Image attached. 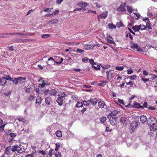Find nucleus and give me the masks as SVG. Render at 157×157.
Returning <instances> with one entry per match:
<instances>
[{
	"label": "nucleus",
	"instance_id": "20e7f679",
	"mask_svg": "<svg viewBox=\"0 0 157 157\" xmlns=\"http://www.w3.org/2000/svg\"><path fill=\"white\" fill-rule=\"evenodd\" d=\"M143 27L144 28H141V25H135L133 26L132 29L135 32H136L139 31L140 29L141 30H145L146 29V27L145 26H143Z\"/></svg>",
	"mask_w": 157,
	"mask_h": 157
},
{
	"label": "nucleus",
	"instance_id": "4d7b16f0",
	"mask_svg": "<svg viewBox=\"0 0 157 157\" xmlns=\"http://www.w3.org/2000/svg\"><path fill=\"white\" fill-rule=\"evenodd\" d=\"M141 80L142 81L144 82H146L148 81L149 80V79L145 78H142L141 79Z\"/></svg>",
	"mask_w": 157,
	"mask_h": 157
},
{
	"label": "nucleus",
	"instance_id": "5701e85b",
	"mask_svg": "<svg viewBox=\"0 0 157 157\" xmlns=\"http://www.w3.org/2000/svg\"><path fill=\"white\" fill-rule=\"evenodd\" d=\"M49 92L51 95L55 96L57 93L56 91L54 89H52L49 91Z\"/></svg>",
	"mask_w": 157,
	"mask_h": 157
},
{
	"label": "nucleus",
	"instance_id": "c85d7f7f",
	"mask_svg": "<svg viewBox=\"0 0 157 157\" xmlns=\"http://www.w3.org/2000/svg\"><path fill=\"white\" fill-rule=\"evenodd\" d=\"M127 118L126 117H122L120 119V121L122 123H124L126 121Z\"/></svg>",
	"mask_w": 157,
	"mask_h": 157
},
{
	"label": "nucleus",
	"instance_id": "7c9ffc66",
	"mask_svg": "<svg viewBox=\"0 0 157 157\" xmlns=\"http://www.w3.org/2000/svg\"><path fill=\"white\" fill-rule=\"evenodd\" d=\"M10 149V147H7L5 149V153L7 155H9V154L10 153V152L9 150Z\"/></svg>",
	"mask_w": 157,
	"mask_h": 157
},
{
	"label": "nucleus",
	"instance_id": "1a4fd4ad",
	"mask_svg": "<svg viewBox=\"0 0 157 157\" xmlns=\"http://www.w3.org/2000/svg\"><path fill=\"white\" fill-rule=\"evenodd\" d=\"M131 47L132 48L137 49L138 51L139 52L142 51L141 48H139L138 45L137 44H135L133 43H132L131 44Z\"/></svg>",
	"mask_w": 157,
	"mask_h": 157
},
{
	"label": "nucleus",
	"instance_id": "473e14b6",
	"mask_svg": "<svg viewBox=\"0 0 157 157\" xmlns=\"http://www.w3.org/2000/svg\"><path fill=\"white\" fill-rule=\"evenodd\" d=\"M11 81L13 82V84H14L16 85H17L18 83L17 82V78H15L11 80Z\"/></svg>",
	"mask_w": 157,
	"mask_h": 157
},
{
	"label": "nucleus",
	"instance_id": "bf43d9fd",
	"mask_svg": "<svg viewBox=\"0 0 157 157\" xmlns=\"http://www.w3.org/2000/svg\"><path fill=\"white\" fill-rule=\"evenodd\" d=\"M135 97H136L135 95H132L130 98H129V99L130 100L129 102L130 103H131L130 101L133 99Z\"/></svg>",
	"mask_w": 157,
	"mask_h": 157
},
{
	"label": "nucleus",
	"instance_id": "ea45409f",
	"mask_svg": "<svg viewBox=\"0 0 157 157\" xmlns=\"http://www.w3.org/2000/svg\"><path fill=\"white\" fill-rule=\"evenodd\" d=\"M106 120V117H103L100 118V121L104 123Z\"/></svg>",
	"mask_w": 157,
	"mask_h": 157
},
{
	"label": "nucleus",
	"instance_id": "0eeeda50",
	"mask_svg": "<svg viewBox=\"0 0 157 157\" xmlns=\"http://www.w3.org/2000/svg\"><path fill=\"white\" fill-rule=\"evenodd\" d=\"M18 83L24 85L26 81V78L24 77H20L17 78Z\"/></svg>",
	"mask_w": 157,
	"mask_h": 157
},
{
	"label": "nucleus",
	"instance_id": "de8ad7c7",
	"mask_svg": "<svg viewBox=\"0 0 157 157\" xmlns=\"http://www.w3.org/2000/svg\"><path fill=\"white\" fill-rule=\"evenodd\" d=\"M53 150L52 149H51L48 152V155L49 156H51L54 154V153H53Z\"/></svg>",
	"mask_w": 157,
	"mask_h": 157
},
{
	"label": "nucleus",
	"instance_id": "aec40b11",
	"mask_svg": "<svg viewBox=\"0 0 157 157\" xmlns=\"http://www.w3.org/2000/svg\"><path fill=\"white\" fill-rule=\"evenodd\" d=\"M43 100V99L41 98L39 96H37L36 100V103L37 104H40Z\"/></svg>",
	"mask_w": 157,
	"mask_h": 157
},
{
	"label": "nucleus",
	"instance_id": "39448f33",
	"mask_svg": "<svg viewBox=\"0 0 157 157\" xmlns=\"http://www.w3.org/2000/svg\"><path fill=\"white\" fill-rule=\"evenodd\" d=\"M108 12L107 11H105L101 14L98 15V21L100 22V18L105 19L107 16Z\"/></svg>",
	"mask_w": 157,
	"mask_h": 157
},
{
	"label": "nucleus",
	"instance_id": "f03ea898",
	"mask_svg": "<svg viewBox=\"0 0 157 157\" xmlns=\"http://www.w3.org/2000/svg\"><path fill=\"white\" fill-rule=\"evenodd\" d=\"M110 124L112 125H115L117 122V117L116 116H110L109 118Z\"/></svg>",
	"mask_w": 157,
	"mask_h": 157
},
{
	"label": "nucleus",
	"instance_id": "8fccbe9b",
	"mask_svg": "<svg viewBox=\"0 0 157 157\" xmlns=\"http://www.w3.org/2000/svg\"><path fill=\"white\" fill-rule=\"evenodd\" d=\"M18 120L20 121H22L23 122H24V121H25V119L23 117L18 118Z\"/></svg>",
	"mask_w": 157,
	"mask_h": 157
},
{
	"label": "nucleus",
	"instance_id": "9d476101",
	"mask_svg": "<svg viewBox=\"0 0 157 157\" xmlns=\"http://www.w3.org/2000/svg\"><path fill=\"white\" fill-rule=\"evenodd\" d=\"M138 122L136 121H133L131 124V128L132 132H133L134 129L137 126Z\"/></svg>",
	"mask_w": 157,
	"mask_h": 157
},
{
	"label": "nucleus",
	"instance_id": "58836bf2",
	"mask_svg": "<svg viewBox=\"0 0 157 157\" xmlns=\"http://www.w3.org/2000/svg\"><path fill=\"white\" fill-rule=\"evenodd\" d=\"M124 67H123L122 66H118L116 67V69L118 71H121L123 70Z\"/></svg>",
	"mask_w": 157,
	"mask_h": 157
},
{
	"label": "nucleus",
	"instance_id": "a18cd8bd",
	"mask_svg": "<svg viewBox=\"0 0 157 157\" xmlns=\"http://www.w3.org/2000/svg\"><path fill=\"white\" fill-rule=\"evenodd\" d=\"M82 62H84L85 63H86L88 61L89 59L87 57H84L82 59Z\"/></svg>",
	"mask_w": 157,
	"mask_h": 157
},
{
	"label": "nucleus",
	"instance_id": "f8f14e48",
	"mask_svg": "<svg viewBox=\"0 0 157 157\" xmlns=\"http://www.w3.org/2000/svg\"><path fill=\"white\" fill-rule=\"evenodd\" d=\"M6 83V81L4 77L0 78V85L3 86Z\"/></svg>",
	"mask_w": 157,
	"mask_h": 157
},
{
	"label": "nucleus",
	"instance_id": "37998d69",
	"mask_svg": "<svg viewBox=\"0 0 157 157\" xmlns=\"http://www.w3.org/2000/svg\"><path fill=\"white\" fill-rule=\"evenodd\" d=\"M122 23L121 22H117L116 24V25L118 28H120L122 26Z\"/></svg>",
	"mask_w": 157,
	"mask_h": 157
},
{
	"label": "nucleus",
	"instance_id": "6e6d98bb",
	"mask_svg": "<svg viewBox=\"0 0 157 157\" xmlns=\"http://www.w3.org/2000/svg\"><path fill=\"white\" fill-rule=\"evenodd\" d=\"M56 148L55 149V150L56 151H57L59 149L60 147V145L59 144H56Z\"/></svg>",
	"mask_w": 157,
	"mask_h": 157
},
{
	"label": "nucleus",
	"instance_id": "052dcab7",
	"mask_svg": "<svg viewBox=\"0 0 157 157\" xmlns=\"http://www.w3.org/2000/svg\"><path fill=\"white\" fill-rule=\"evenodd\" d=\"M16 145H15L11 149V150L12 151L14 152L15 151H16Z\"/></svg>",
	"mask_w": 157,
	"mask_h": 157
},
{
	"label": "nucleus",
	"instance_id": "4c0bfd02",
	"mask_svg": "<svg viewBox=\"0 0 157 157\" xmlns=\"http://www.w3.org/2000/svg\"><path fill=\"white\" fill-rule=\"evenodd\" d=\"M21 39H13L12 40V41H13L14 43L17 42L18 43L21 41Z\"/></svg>",
	"mask_w": 157,
	"mask_h": 157
},
{
	"label": "nucleus",
	"instance_id": "b1692460",
	"mask_svg": "<svg viewBox=\"0 0 157 157\" xmlns=\"http://www.w3.org/2000/svg\"><path fill=\"white\" fill-rule=\"evenodd\" d=\"M105 104V102L103 101H100L98 102V106L100 108H102L104 107Z\"/></svg>",
	"mask_w": 157,
	"mask_h": 157
},
{
	"label": "nucleus",
	"instance_id": "f257e3e1",
	"mask_svg": "<svg viewBox=\"0 0 157 157\" xmlns=\"http://www.w3.org/2000/svg\"><path fill=\"white\" fill-rule=\"evenodd\" d=\"M156 122V119L154 117H150L148 119L147 123L150 126V129L151 131H154L157 130V125H155Z\"/></svg>",
	"mask_w": 157,
	"mask_h": 157
},
{
	"label": "nucleus",
	"instance_id": "ddd939ff",
	"mask_svg": "<svg viewBox=\"0 0 157 157\" xmlns=\"http://www.w3.org/2000/svg\"><path fill=\"white\" fill-rule=\"evenodd\" d=\"M98 101L96 98L91 99L90 100H88L87 102L88 103H91L93 105H94Z\"/></svg>",
	"mask_w": 157,
	"mask_h": 157
},
{
	"label": "nucleus",
	"instance_id": "5fc2aeb1",
	"mask_svg": "<svg viewBox=\"0 0 157 157\" xmlns=\"http://www.w3.org/2000/svg\"><path fill=\"white\" fill-rule=\"evenodd\" d=\"M59 59H61V61H59V62H56V61H55V63H57L60 64V63H61L63 61V58H62V57L60 58V57H59Z\"/></svg>",
	"mask_w": 157,
	"mask_h": 157
},
{
	"label": "nucleus",
	"instance_id": "603ef678",
	"mask_svg": "<svg viewBox=\"0 0 157 157\" xmlns=\"http://www.w3.org/2000/svg\"><path fill=\"white\" fill-rule=\"evenodd\" d=\"M5 79L6 80L11 81V80L13 79L12 78H11L10 76L9 75H6V76Z\"/></svg>",
	"mask_w": 157,
	"mask_h": 157
},
{
	"label": "nucleus",
	"instance_id": "393cba45",
	"mask_svg": "<svg viewBox=\"0 0 157 157\" xmlns=\"http://www.w3.org/2000/svg\"><path fill=\"white\" fill-rule=\"evenodd\" d=\"M56 136L59 137H61L62 136V132L60 131H58L56 133Z\"/></svg>",
	"mask_w": 157,
	"mask_h": 157
},
{
	"label": "nucleus",
	"instance_id": "49530a36",
	"mask_svg": "<svg viewBox=\"0 0 157 157\" xmlns=\"http://www.w3.org/2000/svg\"><path fill=\"white\" fill-rule=\"evenodd\" d=\"M82 10V11H85V9L84 8H77L75 9L74 10V11H79Z\"/></svg>",
	"mask_w": 157,
	"mask_h": 157
},
{
	"label": "nucleus",
	"instance_id": "79ce46f5",
	"mask_svg": "<svg viewBox=\"0 0 157 157\" xmlns=\"http://www.w3.org/2000/svg\"><path fill=\"white\" fill-rule=\"evenodd\" d=\"M129 78L131 80H136L137 78V76L136 75H134L130 76Z\"/></svg>",
	"mask_w": 157,
	"mask_h": 157
},
{
	"label": "nucleus",
	"instance_id": "cd10ccee",
	"mask_svg": "<svg viewBox=\"0 0 157 157\" xmlns=\"http://www.w3.org/2000/svg\"><path fill=\"white\" fill-rule=\"evenodd\" d=\"M16 151L18 153H21L22 151V148L18 145H16Z\"/></svg>",
	"mask_w": 157,
	"mask_h": 157
},
{
	"label": "nucleus",
	"instance_id": "4468645a",
	"mask_svg": "<svg viewBox=\"0 0 157 157\" xmlns=\"http://www.w3.org/2000/svg\"><path fill=\"white\" fill-rule=\"evenodd\" d=\"M133 106L134 108H143V106L140 105L139 103L136 102L134 103Z\"/></svg>",
	"mask_w": 157,
	"mask_h": 157
},
{
	"label": "nucleus",
	"instance_id": "72a5a7b5",
	"mask_svg": "<svg viewBox=\"0 0 157 157\" xmlns=\"http://www.w3.org/2000/svg\"><path fill=\"white\" fill-rule=\"evenodd\" d=\"M29 101H33L34 100V97L33 95H31L28 98Z\"/></svg>",
	"mask_w": 157,
	"mask_h": 157
},
{
	"label": "nucleus",
	"instance_id": "6ab92c4d",
	"mask_svg": "<svg viewBox=\"0 0 157 157\" xmlns=\"http://www.w3.org/2000/svg\"><path fill=\"white\" fill-rule=\"evenodd\" d=\"M41 78H41L40 79H39L38 80V82H41V83H40V85L41 87L43 88L45 85V82Z\"/></svg>",
	"mask_w": 157,
	"mask_h": 157
},
{
	"label": "nucleus",
	"instance_id": "13d9d810",
	"mask_svg": "<svg viewBox=\"0 0 157 157\" xmlns=\"http://www.w3.org/2000/svg\"><path fill=\"white\" fill-rule=\"evenodd\" d=\"M83 101L82 102H83V104L84 105H89V104H90V103H88L89 102H87V101Z\"/></svg>",
	"mask_w": 157,
	"mask_h": 157
},
{
	"label": "nucleus",
	"instance_id": "bb28decb",
	"mask_svg": "<svg viewBox=\"0 0 157 157\" xmlns=\"http://www.w3.org/2000/svg\"><path fill=\"white\" fill-rule=\"evenodd\" d=\"M127 10L130 13H131L132 11L134 10L130 6L128 5H127L126 6Z\"/></svg>",
	"mask_w": 157,
	"mask_h": 157
},
{
	"label": "nucleus",
	"instance_id": "2eb2a0df",
	"mask_svg": "<svg viewBox=\"0 0 157 157\" xmlns=\"http://www.w3.org/2000/svg\"><path fill=\"white\" fill-rule=\"evenodd\" d=\"M140 120L141 122L142 123L145 122L147 120V117L146 116L144 115H142L140 117Z\"/></svg>",
	"mask_w": 157,
	"mask_h": 157
},
{
	"label": "nucleus",
	"instance_id": "338daca9",
	"mask_svg": "<svg viewBox=\"0 0 157 157\" xmlns=\"http://www.w3.org/2000/svg\"><path fill=\"white\" fill-rule=\"evenodd\" d=\"M83 51H84L83 50H82L81 49H80V48H78V49H77V52L79 53L83 52Z\"/></svg>",
	"mask_w": 157,
	"mask_h": 157
},
{
	"label": "nucleus",
	"instance_id": "a19ab883",
	"mask_svg": "<svg viewBox=\"0 0 157 157\" xmlns=\"http://www.w3.org/2000/svg\"><path fill=\"white\" fill-rule=\"evenodd\" d=\"M41 36L43 38H46L49 37L50 36V35L49 34H44L42 35Z\"/></svg>",
	"mask_w": 157,
	"mask_h": 157
},
{
	"label": "nucleus",
	"instance_id": "09e8293b",
	"mask_svg": "<svg viewBox=\"0 0 157 157\" xmlns=\"http://www.w3.org/2000/svg\"><path fill=\"white\" fill-rule=\"evenodd\" d=\"M101 66V67L103 69H108L110 67V66L109 65H106L104 66Z\"/></svg>",
	"mask_w": 157,
	"mask_h": 157
},
{
	"label": "nucleus",
	"instance_id": "680f3d73",
	"mask_svg": "<svg viewBox=\"0 0 157 157\" xmlns=\"http://www.w3.org/2000/svg\"><path fill=\"white\" fill-rule=\"evenodd\" d=\"M50 9L49 8H47V9H45L44 11L45 12H47L48 13H49L51 11V10H49Z\"/></svg>",
	"mask_w": 157,
	"mask_h": 157
},
{
	"label": "nucleus",
	"instance_id": "a878e982",
	"mask_svg": "<svg viewBox=\"0 0 157 157\" xmlns=\"http://www.w3.org/2000/svg\"><path fill=\"white\" fill-rule=\"evenodd\" d=\"M134 14L133 16L135 19H138L140 17V15L139 13H134Z\"/></svg>",
	"mask_w": 157,
	"mask_h": 157
},
{
	"label": "nucleus",
	"instance_id": "0e129e2a",
	"mask_svg": "<svg viewBox=\"0 0 157 157\" xmlns=\"http://www.w3.org/2000/svg\"><path fill=\"white\" fill-rule=\"evenodd\" d=\"M128 29L131 33L132 34L134 35H135V33L134 32H133V31L131 29H130L129 28H128Z\"/></svg>",
	"mask_w": 157,
	"mask_h": 157
},
{
	"label": "nucleus",
	"instance_id": "412c9836",
	"mask_svg": "<svg viewBox=\"0 0 157 157\" xmlns=\"http://www.w3.org/2000/svg\"><path fill=\"white\" fill-rule=\"evenodd\" d=\"M92 68H94L95 70H99L100 69V67L99 65L97 64L96 63L93 64L92 65Z\"/></svg>",
	"mask_w": 157,
	"mask_h": 157
},
{
	"label": "nucleus",
	"instance_id": "864d4df0",
	"mask_svg": "<svg viewBox=\"0 0 157 157\" xmlns=\"http://www.w3.org/2000/svg\"><path fill=\"white\" fill-rule=\"evenodd\" d=\"M126 36L127 37L129 36L131 40H132L133 39V37L131 34L130 33H128L126 35Z\"/></svg>",
	"mask_w": 157,
	"mask_h": 157
},
{
	"label": "nucleus",
	"instance_id": "774afa93",
	"mask_svg": "<svg viewBox=\"0 0 157 157\" xmlns=\"http://www.w3.org/2000/svg\"><path fill=\"white\" fill-rule=\"evenodd\" d=\"M63 0H56V3L58 4H60L63 1Z\"/></svg>",
	"mask_w": 157,
	"mask_h": 157
},
{
	"label": "nucleus",
	"instance_id": "f3484780",
	"mask_svg": "<svg viewBox=\"0 0 157 157\" xmlns=\"http://www.w3.org/2000/svg\"><path fill=\"white\" fill-rule=\"evenodd\" d=\"M118 112L117 110H114L112 112L107 116L108 118H109L110 116H116L115 115L117 114Z\"/></svg>",
	"mask_w": 157,
	"mask_h": 157
},
{
	"label": "nucleus",
	"instance_id": "f704fd0d",
	"mask_svg": "<svg viewBox=\"0 0 157 157\" xmlns=\"http://www.w3.org/2000/svg\"><path fill=\"white\" fill-rule=\"evenodd\" d=\"M146 25L149 29H152V27L149 21H147L146 22Z\"/></svg>",
	"mask_w": 157,
	"mask_h": 157
},
{
	"label": "nucleus",
	"instance_id": "e2e57ef3",
	"mask_svg": "<svg viewBox=\"0 0 157 157\" xmlns=\"http://www.w3.org/2000/svg\"><path fill=\"white\" fill-rule=\"evenodd\" d=\"M118 102L120 103L121 104H124V102L123 101V100H121L120 99H119L118 100Z\"/></svg>",
	"mask_w": 157,
	"mask_h": 157
},
{
	"label": "nucleus",
	"instance_id": "7ed1b4c3",
	"mask_svg": "<svg viewBox=\"0 0 157 157\" xmlns=\"http://www.w3.org/2000/svg\"><path fill=\"white\" fill-rule=\"evenodd\" d=\"M89 4L86 2L82 1L79 2L77 3V5L81 8H84L85 9V11L86 10V7L88 6Z\"/></svg>",
	"mask_w": 157,
	"mask_h": 157
},
{
	"label": "nucleus",
	"instance_id": "3c124183",
	"mask_svg": "<svg viewBox=\"0 0 157 157\" xmlns=\"http://www.w3.org/2000/svg\"><path fill=\"white\" fill-rule=\"evenodd\" d=\"M89 62L92 65H93V64H95L96 63L94 62V59H89Z\"/></svg>",
	"mask_w": 157,
	"mask_h": 157
},
{
	"label": "nucleus",
	"instance_id": "69168bd1",
	"mask_svg": "<svg viewBox=\"0 0 157 157\" xmlns=\"http://www.w3.org/2000/svg\"><path fill=\"white\" fill-rule=\"evenodd\" d=\"M133 72V71L132 70H127V73L128 74H131Z\"/></svg>",
	"mask_w": 157,
	"mask_h": 157
},
{
	"label": "nucleus",
	"instance_id": "c756f323",
	"mask_svg": "<svg viewBox=\"0 0 157 157\" xmlns=\"http://www.w3.org/2000/svg\"><path fill=\"white\" fill-rule=\"evenodd\" d=\"M107 41L108 42V43L110 44H114V46L116 45V44L115 43V42L113 41V39L112 40H110L109 39H108V38H107Z\"/></svg>",
	"mask_w": 157,
	"mask_h": 157
},
{
	"label": "nucleus",
	"instance_id": "4be33fe9",
	"mask_svg": "<svg viewBox=\"0 0 157 157\" xmlns=\"http://www.w3.org/2000/svg\"><path fill=\"white\" fill-rule=\"evenodd\" d=\"M108 27L110 29H114L116 28V26L112 23L109 24L107 25Z\"/></svg>",
	"mask_w": 157,
	"mask_h": 157
},
{
	"label": "nucleus",
	"instance_id": "a211bd4d",
	"mask_svg": "<svg viewBox=\"0 0 157 157\" xmlns=\"http://www.w3.org/2000/svg\"><path fill=\"white\" fill-rule=\"evenodd\" d=\"M63 99H61L60 97H58L56 101L58 103V105L60 106H61L63 103Z\"/></svg>",
	"mask_w": 157,
	"mask_h": 157
},
{
	"label": "nucleus",
	"instance_id": "6e6552de",
	"mask_svg": "<svg viewBox=\"0 0 157 157\" xmlns=\"http://www.w3.org/2000/svg\"><path fill=\"white\" fill-rule=\"evenodd\" d=\"M125 3H122L120 6L117 8V11L121 12H125L126 11V10L125 8Z\"/></svg>",
	"mask_w": 157,
	"mask_h": 157
},
{
	"label": "nucleus",
	"instance_id": "dca6fc26",
	"mask_svg": "<svg viewBox=\"0 0 157 157\" xmlns=\"http://www.w3.org/2000/svg\"><path fill=\"white\" fill-rule=\"evenodd\" d=\"M51 101V98L50 97H47L45 99V103L48 105H50Z\"/></svg>",
	"mask_w": 157,
	"mask_h": 157
},
{
	"label": "nucleus",
	"instance_id": "2f4dec72",
	"mask_svg": "<svg viewBox=\"0 0 157 157\" xmlns=\"http://www.w3.org/2000/svg\"><path fill=\"white\" fill-rule=\"evenodd\" d=\"M58 22V19H54L52 20L51 21H49V23H50L51 24H53L55 23H57Z\"/></svg>",
	"mask_w": 157,
	"mask_h": 157
},
{
	"label": "nucleus",
	"instance_id": "c9c22d12",
	"mask_svg": "<svg viewBox=\"0 0 157 157\" xmlns=\"http://www.w3.org/2000/svg\"><path fill=\"white\" fill-rule=\"evenodd\" d=\"M83 104L81 102H78L76 104V107H82L83 105Z\"/></svg>",
	"mask_w": 157,
	"mask_h": 157
},
{
	"label": "nucleus",
	"instance_id": "423d86ee",
	"mask_svg": "<svg viewBox=\"0 0 157 157\" xmlns=\"http://www.w3.org/2000/svg\"><path fill=\"white\" fill-rule=\"evenodd\" d=\"M95 46L99 47V44L93 45L92 44H86L84 45V48L87 50L92 49Z\"/></svg>",
	"mask_w": 157,
	"mask_h": 157
},
{
	"label": "nucleus",
	"instance_id": "c03bdc74",
	"mask_svg": "<svg viewBox=\"0 0 157 157\" xmlns=\"http://www.w3.org/2000/svg\"><path fill=\"white\" fill-rule=\"evenodd\" d=\"M10 136L12 138L15 137L17 135L16 133H10L9 134Z\"/></svg>",
	"mask_w": 157,
	"mask_h": 157
},
{
	"label": "nucleus",
	"instance_id": "e433bc0d",
	"mask_svg": "<svg viewBox=\"0 0 157 157\" xmlns=\"http://www.w3.org/2000/svg\"><path fill=\"white\" fill-rule=\"evenodd\" d=\"M36 151L35 150L34 151H33V152L31 153V154H28L25 156L26 157H34L33 155L35 153Z\"/></svg>",
	"mask_w": 157,
	"mask_h": 157
},
{
	"label": "nucleus",
	"instance_id": "9b49d317",
	"mask_svg": "<svg viewBox=\"0 0 157 157\" xmlns=\"http://www.w3.org/2000/svg\"><path fill=\"white\" fill-rule=\"evenodd\" d=\"M107 75V79L108 80H109L110 78H112L113 77V73L111 71H108L106 72Z\"/></svg>",
	"mask_w": 157,
	"mask_h": 157
}]
</instances>
